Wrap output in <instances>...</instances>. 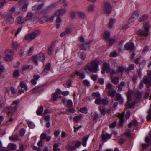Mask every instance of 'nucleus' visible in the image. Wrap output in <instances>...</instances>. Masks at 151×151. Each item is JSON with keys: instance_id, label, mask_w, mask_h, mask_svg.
<instances>
[{"instance_id": "1", "label": "nucleus", "mask_w": 151, "mask_h": 151, "mask_svg": "<svg viewBox=\"0 0 151 151\" xmlns=\"http://www.w3.org/2000/svg\"><path fill=\"white\" fill-rule=\"evenodd\" d=\"M18 104L19 102L18 101H15L13 102L11 105L10 108L9 109V111L8 113L9 115H11V116L8 121L7 122V123L9 122L11 123L13 122L15 118L14 113L17 110V105Z\"/></svg>"}, {"instance_id": "2", "label": "nucleus", "mask_w": 151, "mask_h": 151, "mask_svg": "<svg viewBox=\"0 0 151 151\" xmlns=\"http://www.w3.org/2000/svg\"><path fill=\"white\" fill-rule=\"evenodd\" d=\"M99 62L97 61H93L90 64L86 65L84 68V70L86 72H88L96 73L98 70L97 67Z\"/></svg>"}, {"instance_id": "3", "label": "nucleus", "mask_w": 151, "mask_h": 151, "mask_svg": "<svg viewBox=\"0 0 151 151\" xmlns=\"http://www.w3.org/2000/svg\"><path fill=\"white\" fill-rule=\"evenodd\" d=\"M150 27V26L149 24H145L144 25V29H141L138 31L137 34L144 37L147 36L148 35Z\"/></svg>"}, {"instance_id": "4", "label": "nucleus", "mask_w": 151, "mask_h": 151, "mask_svg": "<svg viewBox=\"0 0 151 151\" xmlns=\"http://www.w3.org/2000/svg\"><path fill=\"white\" fill-rule=\"evenodd\" d=\"M51 137L50 135H47L45 133L41 134L40 136V139L38 142V145L39 146H41L43 144V142L45 139L47 142L50 141L51 139Z\"/></svg>"}, {"instance_id": "5", "label": "nucleus", "mask_w": 151, "mask_h": 151, "mask_svg": "<svg viewBox=\"0 0 151 151\" xmlns=\"http://www.w3.org/2000/svg\"><path fill=\"white\" fill-rule=\"evenodd\" d=\"M40 31L39 30L34 31L30 35H27L25 37L26 39L29 41L34 39L36 37L38 36L40 34Z\"/></svg>"}, {"instance_id": "6", "label": "nucleus", "mask_w": 151, "mask_h": 151, "mask_svg": "<svg viewBox=\"0 0 151 151\" xmlns=\"http://www.w3.org/2000/svg\"><path fill=\"white\" fill-rule=\"evenodd\" d=\"M45 59V56L44 54L42 52L40 53L36 56H34L33 58V60L34 63L38 64V60L43 61Z\"/></svg>"}, {"instance_id": "7", "label": "nucleus", "mask_w": 151, "mask_h": 151, "mask_svg": "<svg viewBox=\"0 0 151 151\" xmlns=\"http://www.w3.org/2000/svg\"><path fill=\"white\" fill-rule=\"evenodd\" d=\"M103 10L104 14H110L111 11V7L110 4L107 2L105 3Z\"/></svg>"}, {"instance_id": "8", "label": "nucleus", "mask_w": 151, "mask_h": 151, "mask_svg": "<svg viewBox=\"0 0 151 151\" xmlns=\"http://www.w3.org/2000/svg\"><path fill=\"white\" fill-rule=\"evenodd\" d=\"M4 17L5 22L8 24H12L14 22L13 17L11 14H8L5 15Z\"/></svg>"}, {"instance_id": "9", "label": "nucleus", "mask_w": 151, "mask_h": 151, "mask_svg": "<svg viewBox=\"0 0 151 151\" xmlns=\"http://www.w3.org/2000/svg\"><path fill=\"white\" fill-rule=\"evenodd\" d=\"M139 14L137 12H135L130 18L129 20V23H132L138 18Z\"/></svg>"}, {"instance_id": "10", "label": "nucleus", "mask_w": 151, "mask_h": 151, "mask_svg": "<svg viewBox=\"0 0 151 151\" xmlns=\"http://www.w3.org/2000/svg\"><path fill=\"white\" fill-rule=\"evenodd\" d=\"M134 48V45L132 42H128L125 45L124 49L125 50H133Z\"/></svg>"}, {"instance_id": "11", "label": "nucleus", "mask_w": 151, "mask_h": 151, "mask_svg": "<svg viewBox=\"0 0 151 151\" xmlns=\"http://www.w3.org/2000/svg\"><path fill=\"white\" fill-rule=\"evenodd\" d=\"M143 81L145 84L151 85V73L148 74L147 77L144 78Z\"/></svg>"}, {"instance_id": "12", "label": "nucleus", "mask_w": 151, "mask_h": 151, "mask_svg": "<svg viewBox=\"0 0 151 151\" xmlns=\"http://www.w3.org/2000/svg\"><path fill=\"white\" fill-rule=\"evenodd\" d=\"M112 134H109L107 133L102 135V139L103 141L106 142L107 140L110 139L112 137Z\"/></svg>"}, {"instance_id": "13", "label": "nucleus", "mask_w": 151, "mask_h": 151, "mask_svg": "<svg viewBox=\"0 0 151 151\" xmlns=\"http://www.w3.org/2000/svg\"><path fill=\"white\" fill-rule=\"evenodd\" d=\"M90 43V42H86L85 44H83L82 43H80V48L82 50H86L89 48L88 45Z\"/></svg>"}, {"instance_id": "14", "label": "nucleus", "mask_w": 151, "mask_h": 151, "mask_svg": "<svg viewBox=\"0 0 151 151\" xmlns=\"http://www.w3.org/2000/svg\"><path fill=\"white\" fill-rule=\"evenodd\" d=\"M67 12V10L64 9H61L57 11L55 13V15L57 16H62Z\"/></svg>"}, {"instance_id": "15", "label": "nucleus", "mask_w": 151, "mask_h": 151, "mask_svg": "<svg viewBox=\"0 0 151 151\" xmlns=\"http://www.w3.org/2000/svg\"><path fill=\"white\" fill-rule=\"evenodd\" d=\"M115 100L119 101L121 104L123 102V100L122 96L119 93H117L116 94Z\"/></svg>"}, {"instance_id": "16", "label": "nucleus", "mask_w": 151, "mask_h": 151, "mask_svg": "<svg viewBox=\"0 0 151 151\" xmlns=\"http://www.w3.org/2000/svg\"><path fill=\"white\" fill-rule=\"evenodd\" d=\"M126 86V83L123 81L121 82L119 84L118 86V90L121 91L124 90V88Z\"/></svg>"}, {"instance_id": "17", "label": "nucleus", "mask_w": 151, "mask_h": 151, "mask_svg": "<svg viewBox=\"0 0 151 151\" xmlns=\"http://www.w3.org/2000/svg\"><path fill=\"white\" fill-rule=\"evenodd\" d=\"M17 23L19 24H23L26 22V21L23 17L19 16L16 19Z\"/></svg>"}, {"instance_id": "18", "label": "nucleus", "mask_w": 151, "mask_h": 151, "mask_svg": "<svg viewBox=\"0 0 151 151\" xmlns=\"http://www.w3.org/2000/svg\"><path fill=\"white\" fill-rule=\"evenodd\" d=\"M61 92V91L59 89L56 91V92L52 95V99L54 101H55L58 97V94H59Z\"/></svg>"}, {"instance_id": "19", "label": "nucleus", "mask_w": 151, "mask_h": 151, "mask_svg": "<svg viewBox=\"0 0 151 151\" xmlns=\"http://www.w3.org/2000/svg\"><path fill=\"white\" fill-rule=\"evenodd\" d=\"M125 114V111L123 112L122 114H118V116L120 118V123L121 125H122L124 121L123 116Z\"/></svg>"}, {"instance_id": "20", "label": "nucleus", "mask_w": 151, "mask_h": 151, "mask_svg": "<svg viewBox=\"0 0 151 151\" xmlns=\"http://www.w3.org/2000/svg\"><path fill=\"white\" fill-rule=\"evenodd\" d=\"M99 115V114H98L96 112H95L92 114L91 116V119L93 120L96 121L98 119Z\"/></svg>"}, {"instance_id": "21", "label": "nucleus", "mask_w": 151, "mask_h": 151, "mask_svg": "<svg viewBox=\"0 0 151 151\" xmlns=\"http://www.w3.org/2000/svg\"><path fill=\"white\" fill-rule=\"evenodd\" d=\"M104 70H106V72L108 73L110 72V67L109 64L106 63H104L103 64Z\"/></svg>"}, {"instance_id": "22", "label": "nucleus", "mask_w": 151, "mask_h": 151, "mask_svg": "<svg viewBox=\"0 0 151 151\" xmlns=\"http://www.w3.org/2000/svg\"><path fill=\"white\" fill-rule=\"evenodd\" d=\"M116 93V91L114 90H109L107 93L108 96H111L113 98Z\"/></svg>"}, {"instance_id": "23", "label": "nucleus", "mask_w": 151, "mask_h": 151, "mask_svg": "<svg viewBox=\"0 0 151 151\" xmlns=\"http://www.w3.org/2000/svg\"><path fill=\"white\" fill-rule=\"evenodd\" d=\"M79 17L82 19H84L85 18L86 15L84 12H76Z\"/></svg>"}, {"instance_id": "24", "label": "nucleus", "mask_w": 151, "mask_h": 151, "mask_svg": "<svg viewBox=\"0 0 151 151\" xmlns=\"http://www.w3.org/2000/svg\"><path fill=\"white\" fill-rule=\"evenodd\" d=\"M110 36V33L108 31H106L105 32L104 35V38L105 39V40L107 41L109 39V37Z\"/></svg>"}, {"instance_id": "25", "label": "nucleus", "mask_w": 151, "mask_h": 151, "mask_svg": "<svg viewBox=\"0 0 151 151\" xmlns=\"http://www.w3.org/2000/svg\"><path fill=\"white\" fill-rule=\"evenodd\" d=\"M42 90V86H36L33 89V92L35 93L39 92Z\"/></svg>"}, {"instance_id": "26", "label": "nucleus", "mask_w": 151, "mask_h": 151, "mask_svg": "<svg viewBox=\"0 0 151 151\" xmlns=\"http://www.w3.org/2000/svg\"><path fill=\"white\" fill-rule=\"evenodd\" d=\"M8 148L9 149H11L13 150H15L17 148V146L16 144L14 143H9L8 145Z\"/></svg>"}, {"instance_id": "27", "label": "nucleus", "mask_w": 151, "mask_h": 151, "mask_svg": "<svg viewBox=\"0 0 151 151\" xmlns=\"http://www.w3.org/2000/svg\"><path fill=\"white\" fill-rule=\"evenodd\" d=\"M78 55L79 58L81 59V60L83 61L85 60L86 55L83 52H79L78 53Z\"/></svg>"}, {"instance_id": "28", "label": "nucleus", "mask_w": 151, "mask_h": 151, "mask_svg": "<svg viewBox=\"0 0 151 151\" xmlns=\"http://www.w3.org/2000/svg\"><path fill=\"white\" fill-rule=\"evenodd\" d=\"M12 46L13 49H16L19 46V45L18 43L17 42L12 41Z\"/></svg>"}, {"instance_id": "29", "label": "nucleus", "mask_w": 151, "mask_h": 151, "mask_svg": "<svg viewBox=\"0 0 151 151\" xmlns=\"http://www.w3.org/2000/svg\"><path fill=\"white\" fill-rule=\"evenodd\" d=\"M111 79L113 83L115 84H117L119 82V78L117 77H111Z\"/></svg>"}, {"instance_id": "30", "label": "nucleus", "mask_w": 151, "mask_h": 151, "mask_svg": "<svg viewBox=\"0 0 151 151\" xmlns=\"http://www.w3.org/2000/svg\"><path fill=\"white\" fill-rule=\"evenodd\" d=\"M148 17V15L147 14H145L141 16L139 19V20L141 22H143L147 19Z\"/></svg>"}, {"instance_id": "31", "label": "nucleus", "mask_w": 151, "mask_h": 151, "mask_svg": "<svg viewBox=\"0 0 151 151\" xmlns=\"http://www.w3.org/2000/svg\"><path fill=\"white\" fill-rule=\"evenodd\" d=\"M88 137H86L83 139L81 143L83 146L85 147L87 145L86 142L88 139Z\"/></svg>"}, {"instance_id": "32", "label": "nucleus", "mask_w": 151, "mask_h": 151, "mask_svg": "<svg viewBox=\"0 0 151 151\" xmlns=\"http://www.w3.org/2000/svg\"><path fill=\"white\" fill-rule=\"evenodd\" d=\"M8 55V54H7V55H5V57L4 58V60L7 61H10L12 60L13 59V56L11 55L10 56Z\"/></svg>"}, {"instance_id": "33", "label": "nucleus", "mask_w": 151, "mask_h": 151, "mask_svg": "<svg viewBox=\"0 0 151 151\" xmlns=\"http://www.w3.org/2000/svg\"><path fill=\"white\" fill-rule=\"evenodd\" d=\"M7 54H8V55L10 56L11 55L12 56L14 54V52L12 50H9L6 51L5 53V55H7Z\"/></svg>"}, {"instance_id": "34", "label": "nucleus", "mask_w": 151, "mask_h": 151, "mask_svg": "<svg viewBox=\"0 0 151 151\" xmlns=\"http://www.w3.org/2000/svg\"><path fill=\"white\" fill-rule=\"evenodd\" d=\"M59 145L57 143L53 145V150L54 151H60Z\"/></svg>"}, {"instance_id": "35", "label": "nucleus", "mask_w": 151, "mask_h": 151, "mask_svg": "<svg viewBox=\"0 0 151 151\" xmlns=\"http://www.w3.org/2000/svg\"><path fill=\"white\" fill-rule=\"evenodd\" d=\"M75 74L77 75V76H79V78H81L83 79L84 78L85 75L83 73L78 71L76 72Z\"/></svg>"}, {"instance_id": "36", "label": "nucleus", "mask_w": 151, "mask_h": 151, "mask_svg": "<svg viewBox=\"0 0 151 151\" xmlns=\"http://www.w3.org/2000/svg\"><path fill=\"white\" fill-rule=\"evenodd\" d=\"M43 108L42 106H41L37 110V114L38 115H40L43 111Z\"/></svg>"}, {"instance_id": "37", "label": "nucleus", "mask_w": 151, "mask_h": 151, "mask_svg": "<svg viewBox=\"0 0 151 151\" xmlns=\"http://www.w3.org/2000/svg\"><path fill=\"white\" fill-rule=\"evenodd\" d=\"M66 148L68 151H72L75 149V147L74 146H72L71 145L68 144L66 147Z\"/></svg>"}, {"instance_id": "38", "label": "nucleus", "mask_w": 151, "mask_h": 151, "mask_svg": "<svg viewBox=\"0 0 151 151\" xmlns=\"http://www.w3.org/2000/svg\"><path fill=\"white\" fill-rule=\"evenodd\" d=\"M75 143L76 147L78 148L80 146L81 143L80 141H78L77 140L73 141L72 142V144L74 145Z\"/></svg>"}, {"instance_id": "39", "label": "nucleus", "mask_w": 151, "mask_h": 151, "mask_svg": "<svg viewBox=\"0 0 151 151\" xmlns=\"http://www.w3.org/2000/svg\"><path fill=\"white\" fill-rule=\"evenodd\" d=\"M33 15V14L31 13H28L26 16L24 18L26 21L30 20Z\"/></svg>"}, {"instance_id": "40", "label": "nucleus", "mask_w": 151, "mask_h": 151, "mask_svg": "<svg viewBox=\"0 0 151 151\" xmlns=\"http://www.w3.org/2000/svg\"><path fill=\"white\" fill-rule=\"evenodd\" d=\"M132 91L130 90H129L128 92L127 93V98L128 100L130 101L131 99L132 94Z\"/></svg>"}, {"instance_id": "41", "label": "nucleus", "mask_w": 151, "mask_h": 151, "mask_svg": "<svg viewBox=\"0 0 151 151\" xmlns=\"http://www.w3.org/2000/svg\"><path fill=\"white\" fill-rule=\"evenodd\" d=\"M115 19H110L109 22V26L110 28L112 27L113 25L115 22Z\"/></svg>"}, {"instance_id": "42", "label": "nucleus", "mask_w": 151, "mask_h": 151, "mask_svg": "<svg viewBox=\"0 0 151 151\" xmlns=\"http://www.w3.org/2000/svg\"><path fill=\"white\" fill-rule=\"evenodd\" d=\"M20 86L25 90H27V87L26 84L24 83L23 82H22L20 83Z\"/></svg>"}, {"instance_id": "43", "label": "nucleus", "mask_w": 151, "mask_h": 151, "mask_svg": "<svg viewBox=\"0 0 151 151\" xmlns=\"http://www.w3.org/2000/svg\"><path fill=\"white\" fill-rule=\"evenodd\" d=\"M9 139L10 140L16 141L18 140L19 139V138L18 136L14 135L10 137Z\"/></svg>"}, {"instance_id": "44", "label": "nucleus", "mask_w": 151, "mask_h": 151, "mask_svg": "<svg viewBox=\"0 0 151 151\" xmlns=\"http://www.w3.org/2000/svg\"><path fill=\"white\" fill-rule=\"evenodd\" d=\"M134 96L137 99H140L141 97V93L137 91L135 93Z\"/></svg>"}, {"instance_id": "45", "label": "nucleus", "mask_w": 151, "mask_h": 151, "mask_svg": "<svg viewBox=\"0 0 151 151\" xmlns=\"http://www.w3.org/2000/svg\"><path fill=\"white\" fill-rule=\"evenodd\" d=\"M101 102H102V104L104 105H107L108 103L107 99L105 98L101 99Z\"/></svg>"}, {"instance_id": "46", "label": "nucleus", "mask_w": 151, "mask_h": 151, "mask_svg": "<svg viewBox=\"0 0 151 151\" xmlns=\"http://www.w3.org/2000/svg\"><path fill=\"white\" fill-rule=\"evenodd\" d=\"M81 117V116H77L74 117L73 119L76 123H77L80 119Z\"/></svg>"}, {"instance_id": "47", "label": "nucleus", "mask_w": 151, "mask_h": 151, "mask_svg": "<svg viewBox=\"0 0 151 151\" xmlns=\"http://www.w3.org/2000/svg\"><path fill=\"white\" fill-rule=\"evenodd\" d=\"M13 76L16 77H18L19 76L20 74L19 73V72L17 70H15L13 74Z\"/></svg>"}, {"instance_id": "48", "label": "nucleus", "mask_w": 151, "mask_h": 151, "mask_svg": "<svg viewBox=\"0 0 151 151\" xmlns=\"http://www.w3.org/2000/svg\"><path fill=\"white\" fill-rule=\"evenodd\" d=\"M94 5H91L89 6L88 8V10L90 12H92L94 10Z\"/></svg>"}, {"instance_id": "49", "label": "nucleus", "mask_w": 151, "mask_h": 151, "mask_svg": "<svg viewBox=\"0 0 151 151\" xmlns=\"http://www.w3.org/2000/svg\"><path fill=\"white\" fill-rule=\"evenodd\" d=\"M73 105L72 101L70 99L68 100L67 101V106L69 107H70Z\"/></svg>"}, {"instance_id": "50", "label": "nucleus", "mask_w": 151, "mask_h": 151, "mask_svg": "<svg viewBox=\"0 0 151 151\" xmlns=\"http://www.w3.org/2000/svg\"><path fill=\"white\" fill-rule=\"evenodd\" d=\"M124 68L120 66L118 67V70L116 71V73L121 72L122 73H123L124 71Z\"/></svg>"}, {"instance_id": "51", "label": "nucleus", "mask_w": 151, "mask_h": 151, "mask_svg": "<svg viewBox=\"0 0 151 151\" xmlns=\"http://www.w3.org/2000/svg\"><path fill=\"white\" fill-rule=\"evenodd\" d=\"M50 63L47 64L45 68V71L48 70H50Z\"/></svg>"}, {"instance_id": "52", "label": "nucleus", "mask_w": 151, "mask_h": 151, "mask_svg": "<svg viewBox=\"0 0 151 151\" xmlns=\"http://www.w3.org/2000/svg\"><path fill=\"white\" fill-rule=\"evenodd\" d=\"M25 130L23 129H22L20 130L19 132L20 135L21 136H23L25 133Z\"/></svg>"}, {"instance_id": "53", "label": "nucleus", "mask_w": 151, "mask_h": 151, "mask_svg": "<svg viewBox=\"0 0 151 151\" xmlns=\"http://www.w3.org/2000/svg\"><path fill=\"white\" fill-rule=\"evenodd\" d=\"M91 78L93 80H97V76L96 75H93L91 76Z\"/></svg>"}, {"instance_id": "54", "label": "nucleus", "mask_w": 151, "mask_h": 151, "mask_svg": "<svg viewBox=\"0 0 151 151\" xmlns=\"http://www.w3.org/2000/svg\"><path fill=\"white\" fill-rule=\"evenodd\" d=\"M117 55V53L116 52H113L110 54V57H115Z\"/></svg>"}, {"instance_id": "55", "label": "nucleus", "mask_w": 151, "mask_h": 151, "mask_svg": "<svg viewBox=\"0 0 151 151\" xmlns=\"http://www.w3.org/2000/svg\"><path fill=\"white\" fill-rule=\"evenodd\" d=\"M87 111V108L86 107L81 108L80 109V111L82 113H86Z\"/></svg>"}, {"instance_id": "56", "label": "nucleus", "mask_w": 151, "mask_h": 151, "mask_svg": "<svg viewBox=\"0 0 151 151\" xmlns=\"http://www.w3.org/2000/svg\"><path fill=\"white\" fill-rule=\"evenodd\" d=\"M15 11V8L14 7H12L9 11V14H11L14 13Z\"/></svg>"}, {"instance_id": "57", "label": "nucleus", "mask_w": 151, "mask_h": 151, "mask_svg": "<svg viewBox=\"0 0 151 151\" xmlns=\"http://www.w3.org/2000/svg\"><path fill=\"white\" fill-rule=\"evenodd\" d=\"M44 119L45 121L48 122L50 120V115H47L44 117Z\"/></svg>"}, {"instance_id": "58", "label": "nucleus", "mask_w": 151, "mask_h": 151, "mask_svg": "<svg viewBox=\"0 0 151 151\" xmlns=\"http://www.w3.org/2000/svg\"><path fill=\"white\" fill-rule=\"evenodd\" d=\"M65 33L66 34H70L71 32V29L70 28H67L66 29L65 31Z\"/></svg>"}, {"instance_id": "59", "label": "nucleus", "mask_w": 151, "mask_h": 151, "mask_svg": "<svg viewBox=\"0 0 151 151\" xmlns=\"http://www.w3.org/2000/svg\"><path fill=\"white\" fill-rule=\"evenodd\" d=\"M116 125V122H114L111 123L109 125V127L110 128H112L115 127Z\"/></svg>"}, {"instance_id": "60", "label": "nucleus", "mask_w": 151, "mask_h": 151, "mask_svg": "<svg viewBox=\"0 0 151 151\" xmlns=\"http://www.w3.org/2000/svg\"><path fill=\"white\" fill-rule=\"evenodd\" d=\"M101 102V99H97L95 101V103L96 104L99 105L100 104Z\"/></svg>"}, {"instance_id": "61", "label": "nucleus", "mask_w": 151, "mask_h": 151, "mask_svg": "<svg viewBox=\"0 0 151 151\" xmlns=\"http://www.w3.org/2000/svg\"><path fill=\"white\" fill-rule=\"evenodd\" d=\"M109 40V45L111 46L114 42L115 40L113 38H110Z\"/></svg>"}, {"instance_id": "62", "label": "nucleus", "mask_w": 151, "mask_h": 151, "mask_svg": "<svg viewBox=\"0 0 151 151\" xmlns=\"http://www.w3.org/2000/svg\"><path fill=\"white\" fill-rule=\"evenodd\" d=\"M52 46H50L48 49V53L49 55H50L52 53Z\"/></svg>"}, {"instance_id": "63", "label": "nucleus", "mask_w": 151, "mask_h": 151, "mask_svg": "<svg viewBox=\"0 0 151 151\" xmlns=\"http://www.w3.org/2000/svg\"><path fill=\"white\" fill-rule=\"evenodd\" d=\"M76 12H71L70 13V15H71V17L73 19L74 18L76 17Z\"/></svg>"}, {"instance_id": "64", "label": "nucleus", "mask_w": 151, "mask_h": 151, "mask_svg": "<svg viewBox=\"0 0 151 151\" xmlns=\"http://www.w3.org/2000/svg\"><path fill=\"white\" fill-rule=\"evenodd\" d=\"M99 110L101 114L104 115L106 113V111L105 109H101L100 108Z\"/></svg>"}]
</instances>
